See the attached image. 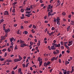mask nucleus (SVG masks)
Listing matches in <instances>:
<instances>
[{"label":"nucleus","instance_id":"obj_42","mask_svg":"<svg viewBox=\"0 0 74 74\" xmlns=\"http://www.w3.org/2000/svg\"><path fill=\"white\" fill-rule=\"evenodd\" d=\"M48 30V29L47 28L45 30V33H46V32H47Z\"/></svg>","mask_w":74,"mask_h":74},{"label":"nucleus","instance_id":"obj_14","mask_svg":"<svg viewBox=\"0 0 74 74\" xmlns=\"http://www.w3.org/2000/svg\"><path fill=\"white\" fill-rule=\"evenodd\" d=\"M60 47V44H59L58 45H56V47Z\"/></svg>","mask_w":74,"mask_h":74},{"label":"nucleus","instance_id":"obj_41","mask_svg":"<svg viewBox=\"0 0 74 74\" xmlns=\"http://www.w3.org/2000/svg\"><path fill=\"white\" fill-rule=\"evenodd\" d=\"M62 56V55L61 53L60 54L59 56V58H61Z\"/></svg>","mask_w":74,"mask_h":74},{"label":"nucleus","instance_id":"obj_36","mask_svg":"<svg viewBox=\"0 0 74 74\" xmlns=\"http://www.w3.org/2000/svg\"><path fill=\"white\" fill-rule=\"evenodd\" d=\"M8 49L9 52H10L11 51V49H10V48H8Z\"/></svg>","mask_w":74,"mask_h":74},{"label":"nucleus","instance_id":"obj_51","mask_svg":"<svg viewBox=\"0 0 74 74\" xmlns=\"http://www.w3.org/2000/svg\"><path fill=\"white\" fill-rule=\"evenodd\" d=\"M5 24H4L3 25V27H5Z\"/></svg>","mask_w":74,"mask_h":74},{"label":"nucleus","instance_id":"obj_26","mask_svg":"<svg viewBox=\"0 0 74 74\" xmlns=\"http://www.w3.org/2000/svg\"><path fill=\"white\" fill-rule=\"evenodd\" d=\"M26 13V14H30V13H31V11H27Z\"/></svg>","mask_w":74,"mask_h":74},{"label":"nucleus","instance_id":"obj_13","mask_svg":"<svg viewBox=\"0 0 74 74\" xmlns=\"http://www.w3.org/2000/svg\"><path fill=\"white\" fill-rule=\"evenodd\" d=\"M53 33H54V32H51V33H50V34H49V36H52V35H53Z\"/></svg>","mask_w":74,"mask_h":74},{"label":"nucleus","instance_id":"obj_9","mask_svg":"<svg viewBox=\"0 0 74 74\" xmlns=\"http://www.w3.org/2000/svg\"><path fill=\"white\" fill-rule=\"evenodd\" d=\"M32 15V14L30 13V14H26L25 15L26 16H27V17H30V15Z\"/></svg>","mask_w":74,"mask_h":74},{"label":"nucleus","instance_id":"obj_10","mask_svg":"<svg viewBox=\"0 0 74 74\" xmlns=\"http://www.w3.org/2000/svg\"><path fill=\"white\" fill-rule=\"evenodd\" d=\"M56 59V58L55 57H53V58L51 59V61H53L54 60H55Z\"/></svg>","mask_w":74,"mask_h":74},{"label":"nucleus","instance_id":"obj_27","mask_svg":"<svg viewBox=\"0 0 74 74\" xmlns=\"http://www.w3.org/2000/svg\"><path fill=\"white\" fill-rule=\"evenodd\" d=\"M47 65H49V64H51V62H50L48 61L47 62Z\"/></svg>","mask_w":74,"mask_h":74},{"label":"nucleus","instance_id":"obj_19","mask_svg":"<svg viewBox=\"0 0 74 74\" xmlns=\"http://www.w3.org/2000/svg\"><path fill=\"white\" fill-rule=\"evenodd\" d=\"M44 66L45 67H46L47 66H48V64H47V62H45L44 64Z\"/></svg>","mask_w":74,"mask_h":74},{"label":"nucleus","instance_id":"obj_16","mask_svg":"<svg viewBox=\"0 0 74 74\" xmlns=\"http://www.w3.org/2000/svg\"><path fill=\"white\" fill-rule=\"evenodd\" d=\"M6 61L7 62H8V63H9L10 62H12V60H6Z\"/></svg>","mask_w":74,"mask_h":74},{"label":"nucleus","instance_id":"obj_31","mask_svg":"<svg viewBox=\"0 0 74 74\" xmlns=\"http://www.w3.org/2000/svg\"><path fill=\"white\" fill-rule=\"evenodd\" d=\"M70 27L69 26L67 28V31H69V30L70 29Z\"/></svg>","mask_w":74,"mask_h":74},{"label":"nucleus","instance_id":"obj_33","mask_svg":"<svg viewBox=\"0 0 74 74\" xmlns=\"http://www.w3.org/2000/svg\"><path fill=\"white\" fill-rule=\"evenodd\" d=\"M60 44H61V45H63V42L62 41L61 42Z\"/></svg>","mask_w":74,"mask_h":74},{"label":"nucleus","instance_id":"obj_29","mask_svg":"<svg viewBox=\"0 0 74 74\" xmlns=\"http://www.w3.org/2000/svg\"><path fill=\"white\" fill-rule=\"evenodd\" d=\"M21 12H24V10L23 9H21Z\"/></svg>","mask_w":74,"mask_h":74},{"label":"nucleus","instance_id":"obj_59","mask_svg":"<svg viewBox=\"0 0 74 74\" xmlns=\"http://www.w3.org/2000/svg\"><path fill=\"white\" fill-rule=\"evenodd\" d=\"M69 59H70V60H71L73 59V58H72V57H70L69 58Z\"/></svg>","mask_w":74,"mask_h":74},{"label":"nucleus","instance_id":"obj_5","mask_svg":"<svg viewBox=\"0 0 74 74\" xmlns=\"http://www.w3.org/2000/svg\"><path fill=\"white\" fill-rule=\"evenodd\" d=\"M18 58H18V61H21L22 59V58L20 56V55H18Z\"/></svg>","mask_w":74,"mask_h":74},{"label":"nucleus","instance_id":"obj_17","mask_svg":"<svg viewBox=\"0 0 74 74\" xmlns=\"http://www.w3.org/2000/svg\"><path fill=\"white\" fill-rule=\"evenodd\" d=\"M19 41L21 43H25V41H22V40H20Z\"/></svg>","mask_w":74,"mask_h":74},{"label":"nucleus","instance_id":"obj_20","mask_svg":"<svg viewBox=\"0 0 74 74\" xmlns=\"http://www.w3.org/2000/svg\"><path fill=\"white\" fill-rule=\"evenodd\" d=\"M64 74H67V71L66 70H65L63 72Z\"/></svg>","mask_w":74,"mask_h":74},{"label":"nucleus","instance_id":"obj_15","mask_svg":"<svg viewBox=\"0 0 74 74\" xmlns=\"http://www.w3.org/2000/svg\"><path fill=\"white\" fill-rule=\"evenodd\" d=\"M41 43L40 42V41H38V42L37 43V45H38V47L40 45V44Z\"/></svg>","mask_w":74,"mask_h":74},{"label":"nucleus","instance_id":"obj_2","mask_svg":"<svg viewBox=\"0 0 74 74\" xmlns=\"http://www.w3.org/2000/svg\"><path fill=\"white\" fill-rule=\"evenodd\" d=\"M55 14H56V12H54L52 13H51L50 12H49L48 13V17L50 16H53V15H54Z\"/></svg>","mask_w":74,"mask_h":74},{"label":"nucleus","instance_id":"obj_49","mask_svg":"<svg viewBox=\"0 0 74 74\" xmlns=\"http://www.w3.org/2000/svg\"><path fill=\"white\" fill-rule=\"evenodd\" d=\"M66 48L68 50H69L70 49H69V47L68 46H66Z\"/></svg>","mask_w":74,"mask_h":74},{"label":"nucleus","instance_id":"obj_55","mask_svg":"<svg viewBox=\"0 0 74 74\" xmlns=\"http://www.w3.org/2000/svg\"><path fill=\"white\" fill-rule=\"evenodd\" d=\"M30 44L31 45H33V42H30Z\"/></svg>","mask_w":74,"mask_h":74},{"label":"nucleus","instance_id":"obj_4","mask_svg":"<svg viewBox=\"0 0 74 74\" xmlns=\"http://www.w3.org/2000/svg\"><path fill=\"white\" fill-rule=\"evenodd\" d=\"M53 5H49L48 6V7L47 8L48 9H51L52 7H53Z\"/></svg>","mask_w":74,"mask_h":74},{"label":"nucleus","instance_id":"obj_44","mask_svg":"<svg viewBox=\"0 0 74 74\" xmlns=\"http://www.w3.org/2000/svg\"><path fill=\"white\" fill-rule=\"evenodd\" d=\"M60 48H61V49H64V48L63 46H61Z\"/></svg>","mask_w":74,"mask_h":74},{"label":"nucleus","instance_id":"obj_62","mask_svg":"<svg viewBox=\"0 0 74 74\" xmlns=\"http://www.w3.org/2000/svg\"><path fill=\"white\" fill-rule=\"evenodd\" d=\"M62 54H64V51H62Z\"/></svg>","mask_w":74,"mask_h":74},{"label":"nucleus","instance_id":"obj_54","mask_svg":"<svg viewBox=\"0 0 74 74\" xmlns=\"http://www.w3.org/2000/svg\"><path fill=\"white\" fill-rule=\"evenodd\" d=\"M29 37H31V38H33V36H32V34H31L30 35Z\"/></svg>","mask_w":74,"mask_h":74},{"label":"nucleus","instance_id":"obj_25","mask_svg":"<svg viewBox=\"0 0 74 74\" xmlns=\"http://www.w3.org/2000/svg\"><path fill=\"white\" fill-rule=\"evenodd\" d=\"M26 10L27 11H30V8H27L26 9Z\"/></svg>","mask_w":74,"mask_h":74},{"label":"nucleus","instance_id":"obj_50","mask_svg":"<svg viewBox=\"0 0 74 74\" xmlns=\"http://www.w3.org/2000/svg\"><path fill=\"white\" fill-rule=\"evenodd\" d=\"M42 62L41 61L40 62H39V64H40V65H42Z\"/></svg>","mask_w":74,"mask_h":74},{"label":"nucleus","instance_id":"obj_45","mask_svg":"<svg viewBox=\"0 0 74 74\" xmlns=\"http://www.w3.org/2000/svg\"><path fill=\"white\" fill-rule=\"evenodd\" d=\"M2 51H3V52H5V51H6V49H4L2 50Z\"/></svg>","mask_w":74,"mask_h":74},{"label":"nucleus","instance_id":"obj_40","mask_svg":"<svg viewBox=\"0 0 74 74\" xmlns=\"http://www.w3.org/2000/svg\"><path fill=\"white\" fill-rule=\"evenodd\" d=\"M25 34H27V33H28V32H27V31H25Z\"/></svg>","mask_w":74,"mask_h":74},{"label":"nucleus","instance_id":"obj_23","mask_svg":"<svg viewBox=\"0 0 74 74\" xmlns=\"http://www.w3.org/2000/svg\"><path fill=\"white\" fill-rule=\"evenodd\" d=\"M4 20L3 19H2L1 20V21L0 22V24H1V23H2V22H4Z\"/></svg>","mask_w":74,"mask_h":74},{"label":"nucleus","instance_id":"obj_34","mask_svg":"<svg viewBox=\"0 0 74 74\" xmlns=\"http://www.w3.org/2000/svg\"><path fill=\"white\" fill-rule=\"evenodd\" d=\"M53 53H54V55H56V54H57V52L55 51H54L53 52Z\"/></svg>","mask_w":74,"mask_h":74},{"label":"nucleus","instance_id":"obj_28","mask_svg":"<svg viewBox=\"0 0 74 74\" xmlns=\"http://www.w3.org/2000/svg\"><path fill=\"white\" fill-rule=\"evenodd\" d=\"M56 51L57 52V53L58 54L59 53V51L58 50H56Z\"/></svg>","mask_w":74,"mask_h":74},{"label":"nucleus","instance_id":"obj_7","mask_svg":"<svg viewBox=\"0 0 74 74\" xmlns=\"http://www.w3.org/2000/svg\"><path fill=\"white\" fill-rule=\"evenodd\" d=\"M70 24L72 25H74V21H72L70 22Z\"/></svg>","mask_w":74,"mask_h":74},{"label":"nucleus","instance_id":"obj_32","mask_svg":"<svg viewBox=\"0 0 74 74\" xmlns=\"http://www.w3.org/2000/svg\"><path fill=\"white\" fill-rule=\"evenodd\" d=\"M53 12L52 9L50 10V12H50V13H52Z\"/></svg>","mask_w":74,"mask_h":74},{"label":"nucleus","instance_id":"obj_11","mask_svg":"<svg viewBox=\"0 0 74 74\" xmlns=\"http://www.w3.org/2000/svg\"><path fill=\"white\" fill-rule=\"evenodd\" d=\"M2 58V57L0 56V60L1 61H4V58Z\"/></svg>","mask_w":74,"mask_h":74},{"label":"nucleus","instance_id":"obj_53","mask_svg":"<svg viewBox=\"0 0 74 74\" xmlns=\"http://www.w3.org/2000/svg\"><path fill=\"white\" fill-rule=\"evenodd\" d=\"M32 25L31 24L29 26V28H31L32 27Z\"/></svg>","mask_w":74,"mask_h":74},{"label":"nucleus","instance_id":"obj_58","mask_svg":"<svg viewBox=\"0 0 74 74\" xmlns=\"http://www.w3.org/2000/svg\"><path fill=\"white\" fill-rule=\"evenodd\" d=\"M54 29H55V28L54 27H52L51 28L52 30H54Z\"/></svg>","mask_w":74,"mask_h":74},{"label":"nucleus","instance_id":"obj_38","mask_svg":"<svg viewBox=\"0 0 74 74\" xmlns=\"http://www.w3.org/2000/svg\"><path fill=\"white\" fill-rule=\"evenodd\" d=\"M18 71H19V72H21V71H22V69H21V68H20L18 69Z\"/></svg>","mask_w":74,"mask_h":74},{"label":"nucleus","instance_id":"obj_6","mask_svg":"<svg viewBox=\"0 0 74 74\" xmlns=\"http://www.w3.org/2000/svg\"><path fill=\"white\" fill-rule=\"evenodd\" d=\"M4 15H9V13H8V11H5V12H4Z\"/></svg>","mask_w":74,"mask_h":74},{"label":"nucleus","instance_id":"obj_52","mask_svg":"<svg viewBox=\"0 0 74 74\" xmlns=\"http://www.w3.org/2000/svg\"><path fill=\"white\" fill-rule=\"evenodd\" d=\"M70 72L69 71H67V74H70Z\"/></svg>","mask_w":74,"mask_h":74},{"label":"nucleus","instance_id":"obj_35","mask_svg":"<svg viewBox=\"0 0 74 74\" xmlns=\"http://www.w3.org/2000/svg\"><path fill=\"white\" fill-rule=\"evenodd\" d=\"M7 55V53L6 52H5V55H4V56L5 57H6V56Z\"/></svg>","mask_w":74,"mask_h":74},{"label":"nucleus","instance_id":"obj_18","mask_svg":"<svg viewBox=\"0 0 74 74\" xmlns=\"http://www.w3.org/2000/svg\"><path fill=\"white\" fill-rule=\"evenodd\" d=\"M51 49L52 50H54V49H56V48L53 47L52 46H51Z\"/></svg>","mask_w":74,"mask_h":74},{"label":"nucleus","instance_id":"obj_30","mask_svg":"<svg viewBox=\"0 0 74 74\" xmlns=\"http://www.w3.org/2000/svg\"><path fill=\"white\" fill-rule=\"evenodd\" d=\"M14 49H18V47H17V45H16V47L14 48Z\"/></svg>","mask_w":74,"mask_h":74},{"label":"nucleus","instance_id":"obj_63","mask_svg":"<svg viewBox=\"0 0 74 74\" xmlns=\"http://www.w3.org/2000/svg\"><path fill=\"white\" fill-rule=\"evenodd\" d=\"M23 67H25V64H23Z\"/></svg>","mask_w":74,"mask_h":74},{"label":"nucleus","instance_id":"obj_8","mask_svg":"<svg viewBox=\"0 0 74 74\" xmlns=\"http://www.w3.org/2000/svg\"><path fill=\"white\" fill-rule=\"evenodd\" d=\"M14 40V38L13 37L11 38H10V42H12V41H13V40Z\"/></svg>","mask_w":74,"mask_h":74},{"label":"nucleus","instance_id":"obj_57","mask_svg":"<svg viewBox=\"0 0 74 74\" xmlns=\"http://www.w3.org/2000/svg\"><path fill=\"white\" fill-rule=\"evenodd\" d=\"M12 74H15V72H14V71H12Z\"/></svg>","mask_w":74,"mask_h":74},{"label":"nucleus","instance_id":"obj_21","mask_svg":"<svg viewBox=\"0 0 74 74\" xmlns=\"http://www.w3.org/2000/svg\"><path fill=\"white\" fill-rule=\"evenodd\" d=\"M69 63H70V62H69L67 61H65V64H66V65L68 64H69Z\"/></svg>","mask_w":74,"mask_h":74},{"label":"nucleus","instance_id":"obj_46","mask_svg":"<svg viewBox=\"0 0 74 74\" xmlns=\"http://www.w3.org/2000/svg\"><path fill=\"white\" fill-rule=\"evenodd\" d=\"M38 60L39 61V62H40V57L38 58Z\"/></svg>","mask_w":74,"mask_h":74},{"label":"nucleus","instance_id":"obj_39","mask_svg":"<svg viewBox=\"0 0 74 74\" xmlns=\"http://www.w3.org/2000/svg\"><path fill=\"white\" fill-rule=\"evenodd\" d=\"M19 32H20V31L19 30H18L17 31V34H20V33Z\"/></svg>","mask_w":74,"mask_h":74},{"label":"nucleus","instance_id":"obj_3","mask_svg":"<svg viewBox=\"0 0 74 74\" xmlns=\"http://www.w3.org/2000/svg\"><path fill=\"white\" fill-rule=\"evenodd\" d=\"M21 47L22 48H23L24 46H27V45L24 43H21Z\"/></svg>","mask_w":74,"mask_h":74},{"label":"nucleus","instance_id":"obj_56","mask_svg":"<svg viewBox=\"0 0 74 74\" xmlns=\"http://www.w3.org/2000/svg\"><path fill=\"white\" fill-rule=\"evenodd\" d=\"M17 25H18V24H14V27H16V26H17Z\"/></svg>","mask_w":74,"mask_h":74},{"label":"nucleus","instance_id":"obj_43","mask_svg":"<svg viewBox=\"0 0 74 74\" xmlns=\"http://www.w3.org/2000/svg\"><path fill=\"white\" fill-rule=\"evenodd\" d=\"M63 15H66V13L65 12H63L62 13Z\"/></svg>","mask_w":74,"mask_h":74},{"label":"nucleus","instance_id":"obj_12","mask_svg":"<svg viewBox=\"0 0 74 74\" xmlns=\"http://www.w3.org/2000/svg\"><path fill=\"white\" fill-rule=\"evenodd\" d=\"M14 62H19V60L18 59V58L17 59H16L14 60Z\"/></svg>","mask_w":74,"mask_h":74},{"label":"nucleus","instance_id":"obj_37","mask_svg":"<svg viewBox=\"0 0 74 74\" xmlns=\"http://www.w3.org/2000/svg\"><path fill=\"white\" fill-rule=\"evenodd\" d=\"M33 27L34 29H36V26L34 25H33Z\"/></svg>","mask_w":74,"mask_h":74},{"label":"nucleus","instance_id":"obj_60","mask_svg":"<svg viewBox=\"0 0 74 74\" xmlns=\"http://www.w3.org/2000/svg\"><path fill=\"white\" fill-rule=\"evenodd\" d=\"M12 15H15V12H13Z\"/></svg>","mask_w":74,"mask_h":74},{"label":"nucleus","instance_id":"obj_47","mask_svg":"<svg viewBox=\"0 0 74 74\" xmlns=\"http://www.w3.org/2000/svg\"><path fill=\"white\" fill-rule=\"evenodd\" d=\"M48 48L49 50H51V49L50 48V46H48Z\"/></svg>","mask_w":74,"mask_h":74},{"label":"nucleus","instance_id":"obj_64","mask_svg":"<svg viewBox=\"0 0 74 74\" xmlns=\"http://www.w3.org/2000/svg\"><path fill=\"white\" fill-rule=\"evenodd\" d=\"M59 63H61V60L60 59H59Z\"/></svg>","mask_w":74,"mask_h":74},{"label":"nucleus","instance_id":"obj_61","mask_svg":"<svg viewBox=\"0 0 74 74\" xmlns=\"http://www.w3.org/2000/svg\"><path fill=\"white\" fill-rule=\"evenodd\" d=\"M66 52H67V53H70V51H69V50L66 51Z\"/></svg>","mask_w":74,"mask_h":74},{"label":"nucleus","instance_id":"obj_1","mask_svg":"<svg viewBox=\"0 0 74 74\" xmlns=\"http://www.w3.org/2000/svg\"><path fill=\"white\" fill-rule=\"evenodd\" d=\"M60 19L59 18V17H58L57 18H56V19L55 18H54L53 22H55V23H56L57 21V25H58L59 26V25H60V23H59Z\"/></svg>","mask_w":74,"mask_h":74},{"label":"nucleus","instance_id":"obj_24","mask_svg":"<svg viewBox=\"0 0 74 74\" xmlns=\"http://www.w3.org/2000/svg\"><path fill=\"white\" fill-rule=\"evenodd\" d=\"M18 65H17L16 67H14V68H13V69L14 70H16V69H17V67H18Z\"/></svg>","mask_w":74,"mask_h":74},{"label":"nucleus","instance_id":"obj_22","mask_svg":"<svg viewBox=\"0 0 74 74\" xmlns=\"http://www.w3.org/2000/svg\"><path fill=\"white\" fill-rule=\"evenodd\" d=\"M69 43L71 45L73 44V41L69 42Z\"/></svg>","mask_w":74,"mask_h":74},{"label":"nucleus","instance_id":"obj_48","mask_svg":"<svg viewBox=\"0 0 74 74\" xmlns=\"http://www.w3.org/2000/svg\"><path fill=\"white\" fill-rule=\"evenodd\" d=\"M61 4V3H58L57 4V5L58 6H59V5H60Z\"/></svg>","mask_w":74,"mask_h":74}]
</instances>
